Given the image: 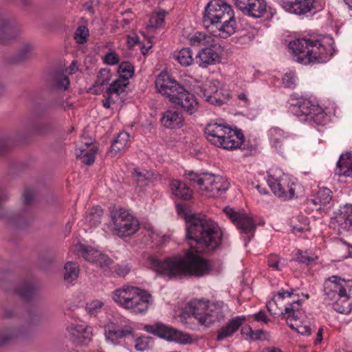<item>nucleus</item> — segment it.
Here are the masks:
<instances>
[{"instance_id": "obj_55", "label": "nucleus", "mask_w": 352, "mask_h": 352, "mask_svg": "<svg viewBox=\"0 0 352 352\" xmlns=\"http://www.w3.org/2000/svg\"><path fill=\"white\" fill-rule=\"evenodd\" d=\"M104 62L111 65H116L119 63V56L116 52L107 53L104 57Z\"/></svg>"}, {"instance_id": "obj_9", "label": "nucleus", "mask_w": 352, "mask_h": 352, "mask_svg": "<svg viewBox=\"0 0 352 352\" xmlns=\"http://www.w3.org/2000/svg\"><path fill=\"white\" fill-rule=\"evenodd\" d=\"M32 336L33 331L30 328L5 327L0 329V348L16 340L23 342L29 341Z\"/></svg>"}, {"instance_id": "obj_17", "label": "nucleus", "mask_w": 352, "mask_h": 352, "mask_svg": "<svg viewBox=\"0 0 352 352\" xmlns=\"http://www.w3.org/2000/svg\"><path fill=\"white\" fill-rule=\"evenodd\" d=\"M219 54L210 47L203 48L195 57L196 63L203 68L219 62Z\"/></svg>"}, {"instance_id": "obj_51", "label": "nucleus", "mask_w": 352, "mask_h": 352, "mask_svg": "<svg viewBox=\"0 0 352 352\" xmlns=\"http://www.w3.org/2000/svg\"><path fill=\"white\" fill-rule=\"evenodd\" d=\"M166 75L160 74L157 77L155 80V87L157 89V91L162 94L167 91L166 90V87H167V85H164V82H166Z\"/></svg>"}, {"instance_id": "obj_37", "label": "nucleus", "mask_w": 352, "mask_h": 352, "mask_svg": "<svg viewBox=\"0 0 352 352\" xmlns=\"http://www.w3.org/2000/svg\"><path fill=\"white\" fill-rule=\"evenodd\" d=\"M224 141L221 142V144L218 147L222 148L226 150H232L237 148H241V141H236L234 139V135H229L228 136L224 137Z\"/></svg>"}, {"instance_id": "obj_27", "label": "nucleus", "mask_w": 352, "mask_h": 352, "mask_svg": "<svg viewBox=\"0 0 352 352\" xmlns=\"http://www.w3.org/2000/svg\"><path fill=\"white\" fill-rule=\"evenodd\" d=\"M37 290L36 286L30 282L23 283L16 290V293L23 300H30Z\"/></svg>"}, {"instance_id": "obj_36", "label": "nucleus", "mask_w": 352, "mask_h": 352, "mask_svg": "<svg viewBox=\"0 0 352 352\" xmlns=\"http://www.w3.org/2000/svg\"><path fill=\"white\" fill-rule=\"evenodd\" d=\"M135 349L138 351H144L150 349L151 344L154 342L151 336H141L135 338Z\"/></svg>"}, {"instance_id": "obj_58", "label": "nucleus", "mask_w": 352, "mask_h": 352, "mask_svg": "<svg viewBox=\"0 0 352 352\" xmlns=\"http://www.w3.org/2000/svg\"><path fill=\"white\" fill-rule=\"evenodd\" d=\"M340 212H342L346 216V219H348V224L352 223V205H344V207L340 210Z\"/></svg>"}, {"instance_id": "obj_43", "label": "nucleus", "mask_w": 352, "mask_h": 352, "mask_svg": "<svg viewBox=\"0 0 352 352\" xmlns=\"http://www.w3.org/2000/svg\"><path fill=\"white\" fill-rule=\"evenodd\" d=\"M88 36V29L85 26H80L76 30L74 38L78 43L83 44L87 42Z\"/></svg>"}, {"instance_id": "obj_46", "label": "nucleus", "mask_w": 352, "mask_h": 352, "mask_svg": "<svg viewBox=\"0 0 352 352\" xmlns=\"http://www.w3.org/2000/svg\"><path fill=\"white\" fill-rule=\"evenodd\" d=\"M133 177H137V182L138 184L146 185V181L148 179L149 177L151 175L150 173L146 170L140 171L138 169H134Z\"/></svg>"}, {"instance_id": "obj_49", "label": "nucleus", "mask_w": 352, "mask_h": 352, "mask_svg": "<svg viewBox=\"0 0 352 352\" xmlns=\"http://www.w3.org/2000/svg\"><path fill=\"white\" fill-rule=\"evenodd\" d=\"M241 333L243 336H247V338H245V339L249 338L250 340H253V341L261 340V338L259 336H254V330L248 324H246L241 328Z\"/></svg>"}, {"instance_id": "obj_10", "label": "nucleus", "mask_w": 352, "mask_h": 352, "mask_svg": "<svg viewBox=\"0 0 352 352\" xmlns=\"http://www.w3.org/2000/svg\"><path fill=\"white\" fill-rule=\"evenodd\" d=\"M34 215L32 212L26 208H23L18 214H8L3 210H0V220L12 227L16 228H25L33 221Z\"/></svg>"}, {"instance_id": "obj_31", "label": "nucleus", "mask_w": 352, "mask_h": 352, "mask_svg": "<svg viewBox=\"0 0 352 352\" xmlns=\"http://www.w3.org/2000/svg\"><path fill=\"white\" fill-rule=\"evenodd\" d=\"M129 138V135L128 133H120L116 138L112 142L110 152L116 155L118 151L125 147Z\"/></svg>"}, {"instance_id": "obj_61", "label": "nucleus", "mask_w": 352, "mask_h": 352, "mask_svg": "<svg viewBox=\"0 0 352 352\" xmlns=\"http://www.w3.org/2000/svg\"><path fill=\"white\" fill-rule=\"evenodd\" d=\"M139 43V37L136 34H135L134 36H131L130 35L127 36V44L129 49H131Z\"/></svg>"}, {"instance_id": "obj_8", "label": "nucleus", "mask_w": 352, "mask_h": 352, "mask_svg": "<svg viewBox=\"0 0 352 352\" xmlns=\"http://www.w3.org/2000/svg\"><path fill=\"white\" fill-rule=\"evenodd\" d=\"M306 42L305 38H303L289 43V47L296 56V61L304 65L319 63L321 57L318 52L308 49Z\"/></svg>"}, {"instance_id": "obj_24", "label": "nucleus", "mask_w": 352, "mask_h": 352, "mask_svg": "<svg viewBox=\"0 0 352 352\" xmlns=\"http://www.w3.org/2000/svg\"><path fill=\"white\" fill-rule=\"evenodd\" d=\"M14 38V28L8 21L0 16V43L5 44Z\"/></svg>"}, {"instance_id": "obj_56", "label": "nucleus", "mask_w": 352, "mask_h": 352, "mask_svg": "<svg viewBox=\"0 0 352 352\" xmlns=\"http://www.w3.org/2000/svg\"><path fill=\"white\" fill-rule=\"evenodd\" d=\"M223 306V301H217V302H213L210 305H209V307H210L209 311L210 312V314L217 315V320H218L219 314L220 313H221Z\"/></svg>"}, {"instance_id": "obj_44", "label": "nucleus", "mask_w": 352, "mask_h": 352, "mask_svg": "<svg viewBox=\"0 0 352 352\" xmlns=\"http://www.w3.org/2000/svg\"><path fill=\"white\" fill-rule=\"evenodd\" d=\"M113 263V261L107 255L100 252V256H98L96 259V263L100 268L107 270L109 269V266Z\"/></svg>"}, {"instance_id": "obj_59", "label": "nucleus", "mask_w": 352, "mask_h": 352, "mask_svg": "<svg viewBox=\"0 0 352 352\" xmlns=\"http://www.w3.org/2000/svg\"><path fill=\"white\" fill-rule=\"evenodd\" d=\"M254 319L256 321L260 322L262 321L264 323H268L270 321V319L266 317L265 312L264 311H260L258 313L255 314L254 316Z\"/></svg>"}, {"instance_id": "obj_7", "label": "nucleus", "mask_w": 352, "mask_h": 352, "mask_svg": "<svg viewBox=\"0 0 352 352\" xmlns=\"http://www.w3.org/2000/svg\"><path fill=\"white\" fill-rule=\"evenodd\" d=\"M209 309V305L202 300L190 301L184 307L183 315L193 316L199 324L208 327L217 320V315L210 314Z\"/></svg>"}, {"instance_id": "obj_52", "label": "nucleus", "mask_w": 352, "mask_h": 352, "mask_svg": "<svg viewBox=\"0 0 352 352\" xmlns=\"http://www.w3.org/2000/svg\"><path fill=\"white\" fill-rule=\"evenodd\" d=\"M63 69L61 68H54L49 73V78L51 83H54L64 76Z\"/></svg>"}, {"instance_id": "obj_23", "label": "nucleus", "mask_w": 352, "mask_h": 352, "mask_svg": "<svg viewBox=\"0 0 352 352\" xmlns=\"http://www.w3.org/2000/svg\"><path fill=\"white\" fill-rule=\"evenodd\" d=\"M272 300L273 302L270 301V302H267V304H266V308H267V311H269V313L272 316H276L277 315L280 316L283 318H286L287 320H288L289 318H292V319H294L295 320H297L299 319L298 315L295 314L294 306H292L289 307H286L285 309V312H281L279 314L278 307H274L273 306V305H274V306L276 305V302L274 299V297L272 299Z\"/></svg>"}, {"instance_id": "obj_3", "label": "nucleus", "mask_w": 352, "mask_h": 352, "mask_svg": "<svg viewBox=\"0 0 352 352\" xmlns=\"http://www.w3.org/2000/svg\"><path fill=\"white\" fill-rule=\"evenodd\" d=\"M131 288L134 289L131 298L123 297L122 294L126 293V290L124 289H118L113 292V299L122 307L131 309L135 314L145 312L152 300V296L144 289L135 287Z\"/></svg>"}, {"instance_id": "obj_40", "label": "nucleus", "mask_w": 352, "mask_h": 352, "mask_svg": "<svg viewBox=\"0 0 352 352\" xmlns=\"http://www.w3.org/2000/svg\"><path fill=\"white\" fill-rule=\"evenodd\" d=\"M53 128L52 124L45 122H39L35 124L32 127V131L34 133L38 135H47L52 133Z\"/></svg>"}, {"instance_id": "obj_13", "label": "nucleus", "mask_w": 352, "mask_h": 352, "mask_svg": "<svg viewBox=\"0 0 352 352\" xmlns=\"http://www.w3.org/2000/svg\"><path fill=\"white\" fill-rule=\"evenodd\" d=\"M69 338L76 345H87L92 339V330L91 327L83 325L71 327L69 329Z\"/></svg>"}, {"instance_id": "obj_45", "label": "nucleus", "mask_w": 352, "mask_h": 352, "mask_svg": "<svg viewBox=\"0 0 352 352\" xmlns=\"http://www.w3.org/2000/svg\"><path fill=\"white\" fill-rule=\"evenodd\" d=\"M226 189L227 187L221 188L216 182H210V186H205V190L211 192L212 197L218 196L220 192H225Z\"/></svg>"}, {"instance_id": "obj_63", "label": "nucleus", "mask_w": 352, "mask_h": 352, "mask_svg": "<svg viewBox=\"0 0 352 352\" xmlns=\"http://www.w3.org/2000/svg\"><path fill=\"white\" fill-rule=\"evenodd\" d=\"M205 39V35L202 34L201 32H197L190 40L191 43L195 45V43H200L202 41Z\"/></svg>"}, {"instance_id": "obj_39", "label": "nucleus", "mask_w": 352, "mask_h": 352, "mask_svg": "<svg viewBox=\"0 0 352 352\" xmlns=\"http://www.w3.org/2000/svg\"><path fill=\"white\" fill-rule=\"evenodd\" d=\"M178 62L183 66H188L192 64L193 59L190 48H182L177 56Z\"/></svg>"}, {"instance_id": "obj_62", "label": "nucleus", "mask_w": 352, "mask_h": 352, "mask_svg": "<svg viewBox=\"0 0 352 352\" xmlns=\"http://www.w3.org/2000/svg\"><path fill=\"white\" fill-rule=\"evenodd\" d=\"M296 331L301 335L310 336L311 334V329L309 326H299L297 327Z\"/></svg>"}, {"instance_id": "obj_38", "label": "nucleus", "mask_w": 352, "mask_h": 352, "mask_svg": "<svg viewBox=\"0 0 352 352\" xmlns=\"http://www.w3.org/2000/svg\"><path fill=\"white\" fill-rule=\"evenodd\" d=\"M102 214L103 210L100 207H94L91 209L90 212L87 214L86 220L93 225L96 226L100 223Z\"/></svg>"}, {"instance_id": "obj_42", "label": "nucleus", "mask_w": 352, "mask_h": 352, "mask_svg": "<svg viewBox=\"0 0 352 352\" xmlns=\"http://www.w3.org/2000/svg\"><path fill=\"white\" fill-rule=\"evenodd\" d=\"M270 188H271L273 193L278 197L283 198L284 194L287 188H288V186H284L279 181L276 180L274 182H272L269 184Z\"/></svg>"}, {"instance_id": "obj_4", "label": "nucleus", "mask_w": 352, "mask_h": 352, "mask_svg": "<svg viewBox=\"0 0 352 352\" xmlns=\"http://www.w3.org/2000/svg\"><path fill=\"white\" fill-rule=\"evenodd\" d=\"M143 329L168 342H174L180 344H188L192 342L190 334L184 333L162 322H157L153 324H145Z\"/></svg>"}, {"instance_id": "obj_16", "label": "nucleus", "mask_w": 352, "mask_h": 352, "mask_svg": "<svg viewBox=\"0 0 352 352\" xmlns=\"http://www.w3.org/2000/svg\"><path fill=\"white\" fill-rule=\"evenodd\" d=\"M221 126L230 129V128L228 126L219 124L217 123L208 124L206 125L204 129L206 139L212 144L217 146H219L221 140L224 141L223 138L226 136V132L223 131Z\"/></svg>"}, {"instance_id": "obj_41", "label": "nucleus", "mask_w": 352, "mask_h": 352, "mask_svg": "<svg viewBox=\"0 0 352 352\" xmlns=\"http://www.w3.org/2000/svg\"><path fill=\"white\" fill-rule=\"evenodd\" d=\"M80 250L82 256L89 262L96 263V259L100 256V252L91 247H83Z\"/></svg>"}, {"instance_id": "obj_35", "label": "nucleus", "mask_w": 352, "mask_h": 352, "mask_svg": "<svg viewBox=\"0 0 352 352\" xmlns=\"http://www.w3.org/2000/svg\"><path fill=\"white\" fill-rule=\"evenodd\" d=\"M118 72L120 73V78L124 81H127L134 75V67L129 61H123L120 64Z\"/></svg>"}, {"instance_id": "obj_26", "label": "nucleus", "mask_w": 352, "mask_h": 352, "mask_svg": "<svg viewBox=\"0 0 352 352\" xmlns=\"http://www.w3.org/2000/svg\"><path fill=\"white\" fill-rule=\"evenodd\" d=\"M331 194L332 192L330 189L327 188H322L318 191L316 197L310 201L315 206H319L318 210H320L322 206H324L327 204H329L330 201L332 199Z\"/></svg>"}, {"instance_id": "obj_14", "label": "nucleus", "mask_w": 352, "mask_h": 352, "mask_svg": "<svg viewBox=\"0 0 352 352\" xmlns=\"http://www.w3.org/2000/svg\"><path fill=\"white\" fill-rule=\"evenodd\" d=\"M105 338L107 340L114 343L117 340L131 335L135 337L133 328L129 325H126L123 329L114 322H109L106 326L104 332Z\"/></svg>"}, {"instance_id": "obj_21", "label": "nucleus", "mask_w": 352, "mask_h": 352, "mask_svg": "<svg viewBox=\"0 0 352 352\" xmlns=\"http://www.w3.org/2000/svg\"><path fill=\"white\" fill-rule=\"evenodd\" d=\"M170 186L173 195L176 197L184 201H188L191 199L192 191L189 188L188 185L183 182L174 179L170 182Z\"/></svg>"}, {"instance_id": "obj_48", "label": "nucleus", "mask_w": 352, "mask_h": 352, "mask_svg": "<svg viewBox=\"0 0 352 352\" xmlns=\"http://www.w3.org/2000/svg\"><path fill=\"white\" fill-rule=\"evenodd\" d=\"M52 85L56 89L66 90L69 85V79L67 76L64 75L58 80L52 83Z\"/></svg>"}, {"instance_id": "obj_18", "label": "nucleus", "mask_w": 352, "mask_h": 352, "mask_svg": "<svg viewBox=\"0 0 352 352\" xmlns=\"http://www.w3.org/2000/svg\"><path fill=\"white\" fill-rule=\"evenodd\" d=\"M161 122L166 128L179 129L184 126V119L177 111L168 109L163 113Z\"/></svg>"}, {"instance_id": "obj_29", "label": "nucleus", "mask_w": 352, "mask_h": 352, "mask_svg": "<svg viewBox=\"0 0 352 352\" xmlns=\"http://www.w3.org/2000/svg\"><path fill=\"white\" fill-rule=\"evenodd\" d=\"M348 219H346V216L340 212L336 216L331 218L329 226L330 228L335 229L338 226L339 228V232L340 230L345 231L348 230L352 226V223L348 224Z\"/></svg>"}, {"instance_id": "obj_60", "label": "nucleus", "mask_w": 352, "mask_h": 352, "mask_svg": "<svg viewBox=\"0 0 352 352\" xmlns=\"http://www.w3.org/2000/svg\"><path fill=\"white\" fill-rule=\"evenodd\" d=\"M10 145V140L7 138H0V154L6 151Z\"/></svg>"}, {"instance_id": "obj_57", "label": "nucleus", "mask_w": 352, "mask_h": 352, "mask_svg": "<svg viewBox=\"0 0 352 352\" xmlns=\"http://www.w3.org/2000/svg\"><path fill=\"white\" fill-rule=\"evenodd\" d=\"M103 302L99 300H92L87 303L85 309L89 314H92L94 311L100 309L103 306Z\"/></svg>"}, {"instance_id": "obj_5", "label": "nucleus", "mask_w": 352, "mask_h": 352, "mask_svg": "<svg viewBox=\"0 0 352 352\" xmlns=\"http://www.w3.org/2000/svg\"><path fill=\"white\" fill-rule=\"evenodd\" d=\"M168 82L171 84V86H167V87H166L167 91L162 95L166 96L173 103H179V100L181 99V98L175 97V91H177L178 94L186 95L184 98L183 109L190 115L196 112L199 107V102L195 96L186 90L184 86L178 83L176 80H168Z\"/></svg>"}, {"instance_id": "obj_33", "label": "nucleus", "mask_w": 352, "mask_h": 352, "mask_svg": "<svg viewBox=\"0 0 352 352\" xmlns=\"http://www.w3.org/2000/svg\"><path fill=\"white\" fill-rule=\"evenodd\" d=\"M129 84L128 80L124 82V80L119 77L118 79H116L109 85L107 89V95H112L113 94L120 95L125 91V88Z\"/></svg>"}, {"instance_id": "obj_22", "label": "nucleus", "mask_w": 352, "mask_h": 352, "mask_svg": "<svg viewBox=\"0 0 352 352\" xmlns=\"http://www.w3.org/2000/svg\"><path fill=\"white\" fill-rule=\"evenodd\" d=\"M337 174L345 177H352V154L346 153L341 155L337 163Z\"/></svg>"}, {"instance_id": "obj_50", "label": "nucleus", "mask_w": 352, "mask_h": 352, "mask_svg": "<svg viewBox=\"0 0 352 352\" xmlns=\"http://www.w3.org/2000/svg\"><path fill=\"white\" fill-rule=\"evenodd\" d=\"M185 175L191 182L197 183L199 186H201L205 184V180L200 177L201 174L195 173L193 171L186 173Z\"/></svg>"}, {"instance_id": "obj_34", "label": "nucleus", "mask_w": 352, "mask_h": 352, "mask_svg": "<svg viewBox=\"0 0 352 352\" xmlns=\"http://www.w3.org/2000/svg\"><path fill=\"white\" fill-rule=\"evenodd\" d=\"M334 309L340 314H349L352 310V301L348 297L338 298L333 304Z\"/></svg>"}, {"instance_id": "obj_20", "label": "nucleus", "mask_w": 352, "mask_h": 352, "mask_svg": "<svg viewBox=\"0 0 352 352\" xmlns=\"http://www.w3.org/2000/svg\"><path fill=\"white\" fill-rule=\"evenodd\" d=\"M245 319V316H237L231 319L226 326L219 330L217 340L220 341L231 337L239 329Z\"/></svg>"}, {"instance_id": "obj_47", "label": "nucleus", "mask_w": 352, "mask_h": 352, "mask_svg": "<svg viewBox=\"0 0 352 352\" xmlns=\"http://www.w3.org/2000/svg\"><path fill=\"white\" fill-rule=\"evenodd\" d=\"M296 105H298V109L300 113H298V116H308L311 113L312 105L309 101L298 102Z\"/></svg>"}, {"instance_id": "obj_2", "label": "nucleus", "mask_w": 352, "mask_h": 352, "mask_svg": "<svg viewBox=\"0 0 352 352\" xmlns=\"http://www.w3.org/2000/svg\"><path fill=\"white\" fill-rule=\"evenodd\" d=\"M204 23L206 28L209 25H215L217 31L212 30V35L222 38H227L237 30L232 7L223 0H211L207 4L204 14Z\"/></svg>"}, {"instance_id": "obj_28", "label": "nucleus", "mask_w": 352, "mask_h": 352, "mask_svg": "<svg viewBox=\"0 0 352 352\" xmlns=\"http://www.w3.org/2000/svg\"><path fill=\"white\" fill-rule=\"evenodd\" d=\"M65 273L63 278L65 280L71 282L76 280L79 276L80 268L77 263L68 261L65 264Z\"/></svg>"}, {"instance_id": "obj_25", "label": "nucleus", "mask_w": 352, "mask_h": 352, "mask_svg": "<svg viewBox=\"0 0 352 352\" xmlns=\"http://www.w3.org/2000/svg\"><path fill=\"white\" fill-rule=\"evenodd\" d=\"M31 47L29 45H24L14 55L8 56L5 61L8 64H18L24 62L30 57Z\"/></svg>"}, {"instance_id": "obj_32", "label": "nucleus", "mask_w": 352, "mask_h": 352, "mask_svg": "<svg viewBox=\"0 0 352 352\" xmlns=\"http://www.w3.org/2000/svg\"><path fill=\"white\" fill-rule=\"evenodd\" d=\"M167 12L162 10L160 12H153L151 15L147 28L158 29L162 28L164 23V17Z\"/></svg>"}, {"instance_id": "obj_54", "label": "nucleus", "mask_w": 352, "mask_h": 352, "mask_svg": "<svg viewBox=\"0 0 352 352\" xmlns=\"http://www.w3.org/2000/svg\"><path fill=\"white\" fill-rule=\"evenodd\" d=\"M34 201V195L30 189H26L23 194V204L24 207H28L32 204Z\"/></svg>"}, {"instance_id": "obj_19", "label": "nucleus", "mask_w": 352, "mask_h": 352, "mask_svg": "<svg viewBox=\"0 0 352 352\" xmlns=\"http://www.w3.org/2000/svg\"><path fill=\"white\" fill-rule=\"evenodd\" d=\"M111 78V71L107 68L101 69L95 82L89 88L87 93L100 95L104 91V85L109 84Z\"/></svg>"}, {"instance_id": "obj_15", "label": "nucleus", "mask_w": 352, "mask_h": 352, "mask_svg": "<svg viewBox=\"0 0 352 352\" xmlns=\"http://www.w3.org/2000/svg\"><path fill=\"white\" fill-rule=\"evenodd\" d=\"M282 7L287 11L295 14H305L313 8V2L310 0H281Z\"/></svg>"}, {"instance_id": "obj_11", "label": "nucleus", "mask_w": 352, "mask_h": 352, "mask_svg": "<svg viewBox=\"0 0 352 352\" xmlns=\"http://www.w3.org/2000/svg\"><path fill=\"white\" fill-rule=\"evenodd\" d=\"M223 212L230 217L232 222L236 224L238 229L241 230L243 233L248 234L254 231L256 224L252 217L247 214L237 212L230 206L225 207Z\"/></svg>"}, {"instance_id": "obj_30", "label": "nucleus", "mask_w": 352, "mask_h": 352, "mask_svg": "<svg viewBox=\"0 0 352 352\" xmlns=\"http://www.w3.org/2000/svg\"><path fill=\"white\" fill-rule=\"evenodd\" d=\"M98 150L97 146H92L89 151L80 149L79 153H76V157L80 159L82 163L86 165H91L95 162V155Z\"/></svg>"}, {"instance_id": "obj_53", "label": "nucleus", "mask_w": 352, "mask_h": 352, "mask_svg": "<svg viewBox=\"0 0 352 352\" xmlns=\"http://www.w3.org/2000/svg\"><path fill=\"white\" fill-rule=\"evenodd\" d=\"M131 271V267L129 265H116L115 266V273L122 277L126 276Z\"/></svg>"}, {"instance_id": "obj_6", "label": "nucleus", "mask_w": 352, "mask_h": 352, "mask_svg": "<svg viewBox=\"0 0 352 352\" xmlns=\"http://www.w3.org/2000/svg\"><path fill=\"white\" fill-rule=\"evenodd\" d=\"M111 216L115 230L121 237L133 235L140 228L139 221L126 211L120 210L118 214L112 212Z\"/></svg>"}, {"instance_id": "obj_64", "label": "nucleus", "mask_w": 352, "mask_h": 352, "mask_svg": "<svg viewBox=\"0 0 352 352\" xmlns=\"http://www.w3.org/2000/svg\"><path fill=\"white\" fill-rule=\"evenodd\" d=\"M279 261L275 256H271L268 260V265L276 270H280L278 268Z\"/></svg>"}, {"instance_id": "obj_12", "label": "nucleus", "mask_w": 352, "mask_h": 352, "mask_svg": "<svg viewBox=\"0 0 352 352\" xmlns=\"http://www.w3.org/2000/svg\"><path fill=\"white\" fill-rule=\"evenodd\" d=\"M236 6L254 18L261 17L266 12V2L264 0H234Z\"/></svg>"}, {"instance_id": "obj_1", "label": "nucleus", "mask_w": 352, "mask_h": 352, "mask_svg": "<svg viewBox=\"0 0 352 352\" xmlns=\"http://www.w3.org/2000/svg\"><path fill=\"white\" fill-rule=\"evenodd\" d=\"M175 207L178 214L186 221V240L189 249L184 256L167 257L164 261L151 256L148 258L149 264L157 274L170 279L208 274L212 271L209 261L198 254L212 252L221 245L220 229L217 223L206 215L190 214L182 204H176Z\"/></svg>"}]
</instances>
